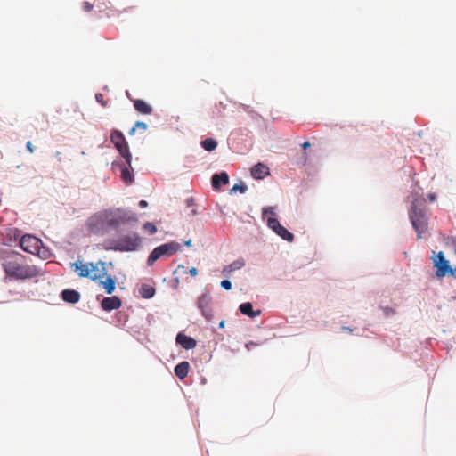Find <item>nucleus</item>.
Here are the masks:
<instances>
[{
  "instance_id": "obj_40",
  "label": "nucleus",
  "mask_w": 456,
  "mask_h": 456,
  "mask_svg": "<svg viewBox=\"0 0 456 456\" xmlns=\"http://www.w3.org/2000/svg\"><path fill=\"white\" fill-rule=\"evenodd\" d=\"M341 329L343 330H346V332H349V333L353 332V330L351 328H349V327L343 326Z\"/></svg>"
},
{
  "instance_id": "obj_14",
  "label": "nucleus",
  "mask_w": 456,
  "mask_h": 456,
  "mask_svg": "<svg viewBox=\"0 0 456 456\" xmlns=\"http://www.w3.org/2000/svg\"><path fill=\"white\" fill-rule=\"evenodd\" d=\"M176 343L179 344L183 348L189 350L196 346V340L191 337L186 336L183 333H178L176 336Z\"/></svg>"
},
{
  "instance_id": "obj_15",
  "label": "nucleus",
  "mask_w": 456,
  "mask_h": 456,
  "mask_svg": "<svg viewBox=\"0 0 456 456\" xmlns=\"http://www.w3.org/2000/svg\"><path fill=\"white\" fill-rule=\"evenodd\" d=\"M269 175V167L263 164L257 163L251 168V175L255 179H263Z\"/></svg>"
},
{
  "instance_id": "obj_21",
  "label": "nucleus",
  "mask_w": 456,
  "mask_h": 456,
  "mask_svg": "<svg viewBox=\"0 0 456 456\" xmlns=\"http://www.w3.org/2000/svg\"><path fill=\"white\" fill-rule=\"evenodd\" d=\"M134 109L142 113V114H151L152 112V108L142 100H134Z\"/></svg>"
},
{
  "instance_id": "obj_46",
  "label": "nucleus",
  "mask_w": 456,
  "mask_h": 456,
  "mask_svg": "<svg viewBox=\"0 0 456 456\" xmlns=\"http://www.w3.org/2000/svg\"><path fill=\"white\" fill-rule=\"evenodd\" d=\"M454 252H455V254H456V248L454 249Z\"/></svg>"
},
{
  "instance_id": "obj_25",
  "label": "nucleus",
  "mask_w": 456,
  "mask_h": 456,
  "mask_svg": "<svg viewBox=\"0 0 456 456\" xmlns=\"http://www.w3.org/2000/svg\"><path fill=\"white\" fill-rule=\"evenodd\" d=\"M200 144L208 151H212L217 147V142L212 138L203 140Z\"/></svg>"
},
{
  "instance_id": "obj_19",
  "label": "nucleus",
  "mask_w": 456,
  "mask_h": 456,
  "mask_svg": "<svg viewBox=\"0 0 456 456\" xmlns=\"http://www.w3.org/2000/svg\"><path fill=\"white\" fill-rule=\"evenodd\" d=\"M61 298L68 303H77L80 299V294L73 289H64L61 292Z\"/></svg>"
},
{
  "instance_id": "obj_10",
  "label": "nucleus",
  "mask_w": 456,
  "mask_h": 456,
  "mask_svg": "<svg viewBox=\"0 0 456 456\" xmlns=\"http://www.w3.org/2000/svg\"><path fill=\"white\" fill-rule=\"evenodd\" d=\"M267 224L273 232H275L283 240L289 242L293 241L294 235L290 232H289L285 227H283L276 218L269 217L267 219Z\"/></svg>"
},
{
  "instance_id": "obj_13",
  "label": "nucleus",
  "mask_w": 456,
  "mask_h": 456,
  "mask_svg": "<svg viewBox=\"0 0 456 456\" xmlns=\"http://www.w3.org/2000/svg\"><path fill=\"white\" fill-rule=\"evenodd\" d=\"M121 300L119 297L114 296L104 297L101 303V306L105 311H112L118 309L121 306Z\"/></svg>"
},
{
  "instance_id": "obj_32",
  "label": "nucleus",
  "mask_w": 456,
  "mask_h": 456,
  "mask_svg": "<svg viewBox=\"0 0 456 456\" xmlns=\"http://www.w3.org/2000/svg\"><path fill=\"white\" fill-rule=\"evenodd\" d=\"M221 287L226 290H229L232 289V282L228 280H224L221 281Z\"/></svg>"
},
{
  "instance_id": "obj_33",
  "label": "nucleus",
  "mask_w": 456,
  "mask_h": 456,
  "mask_svg": "<svg viewBox=\"0 0 456 456\" xmlns=\"http://www.w3.org/2000/svg\"><path fill=\"white\" fill-rule=\"evenodd\" d=\"M267 215H274L273 208L272 207L265 208L263 209V216H265Z\"/></svg>"
},
{
  "instance_id": "obj_26",
  "label": "nucleus",
  "mask_w": 456,
  "mask_h": 456,
  "mask_svg": "<svg viewBox=\"0 0 456 456\" xmlns=\"http://www.w3.org/2000/svg\"><path fill=\"white\" fill-rule=\"evenodd\" d=\"M121 178L126 183H127V184L132 183L133 175L131 174V172L129 171L127 167H122Z\"/></svg>"
},
{
  "instance_id": "obj_44",
  "label": "nucleus",
  "mask_w": 456,
  "mask_h": 456,
  "mask_svg": "<svg viewBox=\"0 0 456 456\" xmlns=\"http://www.w3.org/2000/svg\"><path fill=\"white\" fill-rule=\"evenodd\" d=\"M180 268H182V269H185V267H184L183 265H178V269H180Z\"/></svg>"
},
{
  "instance_id": "obj_18",
  "label": "nucleus",
  "mask_w": 456,
  "mask_h": 456,
  "mask_svg": "<svg viewBox=\"0 0 456 456\" xmlns=\"http://www.w3.org/2000/svg\"><path fill=\"white\" fill-rule=\"evenodd\" d=\"M245 265V261L243 258L237 259L231 263L230 265H227L224 267L222 273L224 276H229L230 273L233 271L240 270Z\"/></svg>"
},
{
  "instance_id": "obj_41",
  "label": "nucleus",
  "mask_w": 456,
  "mask_h": 456,
  "mask_svg": "<svg viewBox=\"0 0 456 456\" xmlns=\"http://www.w3.org/2000/svg\"><path fill=\"white\" fill-rule=\"evenodd\" d=\"M451 242L453 246H455V248H456V237H453L451 239Z\"/></svg>"
},
{
  "instance_id": "obj_35",
  "label": "nucleus",
  "mask_w": 456,
  "mask_h": 456,
  "mask_svg": "<svg viewBox=\"0 0 456 456\" xmlns=\"http://www.w3.org/2000/svg\"><path fill=\"white\" fill-rule=\"evenodd\" d=\"M257 346L256 343L253 342V341H250L248 343L246 344V348L248 350H251L253 347H256Z\"/></svg>"
},
{
  "instance_id": "obj_7",
  "label": "nucleus",
  "mask_w": 456,
  "mask_h": 456,
  "mask_svg": "<svg viewBox=\"0 0 456 456\" xmlns=\"http://www.w3.org/2000/svg\"><path fill=\"white\" fill-rule=\"evenodd\" d=\"M141 244V239L138 234L134 233L131 235H126L120 238L114 248L119 251H133L135 250Z\"/></svg>"
},
{
  "instance_id": "obj_45",
  "label": "nucleus",
  "mask_w": 456,
  "mask_h": 456,
  "mask_svg": "<svg viewBox=\"0 0 456 456\" xmlns=\"http://www.w3.org/2000/svg\"><path fill=\"white\" fill-rule=\"evenodd\" d=\"M185 245H186V246H190V245H191V240L186 241V242H185Z\"/></svg>"
},
{
  "instance_id": "obj_12",
  "label": "nucleus",
  "mask_w": 456,
  "mask_h": 456,
  "mask_svg": "<svg viewBox=\"0 0 456 456\" xmlns=\"http://www.w3.org/2000/svg\"><path fill=\"white\" fill-rule=\"evenodd\" d=\"M198 307L201 311L203 316L210 321L213 317L212 308H211V297L207 294L201 295L198 298Z\"/></svg>"
},
{
  "instance_id": "obj_34",
  "label": "nucleus",
  "mask_w": 456,
  "mask_h": 456,
  "mask_svg": "<svg viewBox=\"0 0 456 456\" xmlns=\"http://www.w3.org/2000/svg\"><path fill=\"white\" fill-rule=\"evenodd\" d=\"M26 148L27 150L30 152V153H33L34 152V147L32 145V142L30 141L27 142L26 143Z\"/></svg>"
},
{
  "instance_id": "obj_24",
  "label": "nucleus",
  "mask_w": 456,
  "mask_h": 456,
  "mask_svg": "<svg viewBox=\"0 0 456 456\" xmlns=\"http://www.w3.org/2000/svg\"><path fill=\"white\" fill-rule=\"evenodd\" d=\"M139 293L143 298H151L155 294V289L148 284H142L139 289Z\"/></svg>"
},
{
  "instance_id": "obj_42",
  "label": "nucleus",
  "mask_w": 456,
  "mask_h": 456,
  "mask_svg": "<svg viewBox=\"0 0 456 456\" xmlns=\"http://www.w3.org/2000/svg\"><path fill=\"white\" fill-rule=\"evenodd\" d=\"M224 321H222L220 323H219V328H224Z\"/></svg>"
},
{
  "instance_id": "obj_23",
  "label": "nucleus",
  "mask_w": 456,
  "mask_h": 456,
  "mask_svg": "<svg viewBox=\"0 0 456 456\" xmlns=\"http://www.w3.org/2000/svg\"><path fill=\"white\" fill-rule=\"evenodd\" d=\"M100 285L102 286L107 294H111L116 288L115 280L111 276H107L105 281H101Z\"/></svg>"
},
{
  "instance_id": "obj_27",
  "label": "nucleus",
  "mask_w": 456,
  "mask_h": 456,
  "mask_svg": "<svg viewBox=\"0 0 456 456\" xmlns=\"http://www.w3.org/2000/svg\"><path fill=\"white\" fill-rule=\"evenodd\" d=\"M137 128H140L142 129V131H146L147 128H148V126L147 124H145L144 122H142V121H137L134 125V126L129 131V134L130 135H133L134 133H135V130Z\"/></svg>"
},
{
  "instance_id": "obj_9",
  "label": "nucleus",
  "mask_w": 456,
  "mask_h": 456,
  "mask_svg": "<svg viewBox=\"0 0 456 456\" xmlns=\"http://www.w3.org/2000/svg\"><path fill=\"white\" fill-rule=\"evenodd\" d=\"M41 240L35 236L26 234L21 237L20 240V248L30 254L38 253L40 248Z\"/></svg>"
},
{
  "instance_id": "obj_6",
  "label": "nucleus",
  "mask_w": 456,
  "mask_h": 456,
  "mask_svg": "<svg viewBox=\"0 0 456 456\" xmlns=\"http://www.w3.org/2000/svg\"><path fill=\"white\" fill-rule=\"evenodd\" d=\"M87 228L92 233L103 234L105 232L109 225L105 223V214L103 211L92 216L87 220Z\"/></svg>"
},
{
  "instance_id": "obj_8",
  "label": "nucleus",
  "mask_w": 456,
  "mask_h": 456,
  "mask_svg": "<svg viewBox=\"0 0 456 456\" xmlns=\"http://www.w3.org/2000/svg\"><path fill=\"white\" fill-rule=\"evenodd\" d=\"M434 256L433 264L436 267V275L438 278H443L448 274V271H450L451 265H449V261L445 259L444 255L442 251L436 254L433 252Z\"/></svg>"
},
{
  "instance_id": "obj_17",
  "label": "nucleus",
  "mask_w": 456,
  "mask_h": 456,
  "mask_svg": "<svg viewBox=\"0 0 456 456\" xmlns=\"http://www.w3.org/2000/svg\"><path fill=\"white\" fill-rule=\"evenodd\" d=\"M71 266L74 267V271L77 272L78 276L81 278H88V275H90V263L83 264L82 262L77 261L73 263Z\"/></svg>"
},
{
  "instance_id": "obj_36",
  "label": "nucleus",
  "mask_w": 456,
  "mask_h": 456,
  "mask_svg": "<svg viewBox=\"0 0 456 456\" xmlns=\"http://www.w3.org/2000/svg\"><path fill=\"white\" fill-rule=\"evenodd\" d=\"M447 275H451L454 278H456V267L455 268H452V266L450 267V271H448V274Z\"/></svg>"
},
{
  "instance_id": "obj_4",
  "label": "nucleus",
  "mask_w": 456,
  "mask_h": 456,
  "mask_svg": "<svg viewBox=\"0 0 456 456\" xmlns=\"http://www.w3.org/2000/svg\"><path fill=\"white\" fill-rule=\"evenodd\" d=\"M181 249V245L176 241H171L156 247L147 258V265L151 266L162 257H169Z\"/></svg>"
},
{
  "instance_id": "obj_11",
  "label": "nucleus",
  "mask_w": 456,
  "mask_h": 456,
  "mask_svg": "<svg viewBox=\"0 0 456 456\" xmlns=\"http://www.w3.org/2000/svg\"><path fill=\"white\" fill-rule=\"evenodd\" d=\"M90 275L88 278L92 281L102 280L107 274L105 263L98 261L97 263H90Z\"/></svg>"
},
{
  "instance_id": "obj_3",
  "label": "nucleus",
  "mask_w": 456,
  "mask_h": 456,
  "mask_svg": "<svg viewBox=\"0 0 456 456\" xmlns=\"http://www.w3.org/2000/svg\"><path fill=\"white\" fill-rule=\"evenodd\" d=\"M103 213L105 214V223H107L109 227L115 228L121 224L137 221L136 215L131 211L118 208L115 210H105Z\"/></svg>"
},
{
  "instance_id": "obj_29",
  "label": "nucleus",
  "mask_w": 456,
  "mask_h": 456,
  "mask_svg": "<svg viewBox=\"0 0 456 456\" xmlns=\"http://www.w3.org/2000/svg\"><path fill=\"white\" fill-rule=\"evenodd\" d=\"M239 191L240 193H244L247 191V186L244 184H234L232 188L231 191Z\"/></svg>"
},
{
  "instance_id": "obj_1",
  "label": "nucleus",
  "mask_w": 456,
  "mask_h": 456,
  "mask_svg": "<svg viewBox=\"0 0 456 456\" xmlns=\"http://www.w3.org/2000/svg\"><path fill=\"white\" fill-rule=\"evenodd\" d=\"M2 268L7 277L14 280H26L35 278L42 274L41 270L34 265L25 263L23 255L10 250L1 256Z\"/></svg>"
},
{
  "instance_id": "obj_16",
  "label": "nucleus",
  "mask_w": 456,
  "mask_h": 456,
  "mask_svg": "<svg viewBox=\"0 0 456 456\" xmlns=\"http://www.w3.org/2000/svg\"><path fill=\"white\" fill-rule=\"evenodd\" d=\"M212 186L215 190H219L222 185L229 183V176L225 172L215 174L212 176Z\"/></svg>"
},
{
  "instance_id": "obj_22",
  "label": "nucleus",
  "mask_w": 456,
  "mask_h": 456,
  "mask_svg": "<svg viewBox=\"0 0 456 456\" xmlns=\"http://www.w3.org/2000/svg\"><path fill=\"white\" fill-rule=\"evenodd\" d=\"M240 311L249 317H256L260 314V311H253L252 304L249 302L243 303L240 305Z\"/></svg>"
},
{
  "instance_id": "obj_28",
  "label": "nucleus",
  "mask_w": 456,
  "mask_h": 456,
  "mask_svg": "<svg viewBox=\"0 0 456 456\" xmlns=\"http://www.w3.org/2000/svg\"><path fill=\"white\" fill-rule=\"evenodd\" d=\"M143 229L149 232V234L152 235L154 233H156L157 232V227L155 226V224H153L151 222H147L143 224Z\"/></svg>"
},
{
  "instance_id": "obj_43",
  "label": "nucleus",
  "mask_w": 456,
  "mask_h": 456,
  "mask_svg": "<svg viewBox=\"0 0 456 456\" xmlns=\"http://www.w3.org/2000/svg\"><path fill=\"white\" fill-rule=\"evenodd\" d=\"M428 198L430 200H433L435 199V195L434 194H430L428 195Z\"/></svg>"
},
{
  "instance_id": "obj_2",
  "label": "nucleus",
  "mask_w": 456,
  "mask_h": 456,
  "mask_svg": "<svg viewBox=\"0 0 456 456\" xmlns=\"http://www.w3.org/2000/svg\"><path fill=\"white\" fill-rule=\"evenodd\" d=\"M425 200L416 199L413 200L410 212V219L412 226L418 234V238H421V234L428 230V218L425 210Z\"/></svg>"
},
{
  "instance_id": "obj_39",
  "label": "nucleus",
  "mask_w": 456,
  "mask_h": 456,
  "mask_svg": "<svg viewBox=\"0 0 456 456\" xmlns=\"http://www.w3.org/2000/svg\"><path fill=\"white\" fill-rule=\"evenodd\" d=\"M301 146H302V148H303L304 150H306V149H308V148L311 146V144H310V142H305L304 143H302V145H301Z\"/></svg>"
},
{
  "instance_id": "obj_20",
  "label": "nucleus",
  "mask_w": 456,
  "mask_h": 456,
  "mask_svg": "<svg viewBox=\"0 0 456 456\" xmlns=\"http://www.w3.org/2000/svg\"><path fill=\"white\" fill-rule=\"evenodd\" d=\"M190 364L188 362H182L175 367V374L180 379H183L187 377Z\"/></svg>"
},
{
  "instance_id": "obj_37",
  "label": "nucleus",
  "mask_w": 456,
  "mask_h": 456,
  "mask_svg": "<svg viewBox=\"0 0 456 456\" xmlns=\"http://www.w3.org/2000/svg\"><path fill=\"white\" fill-rule=\"evenodd\" d=\"M189 273H190L192 277H195V276H197V274H198V270H197L195 267H191V268L189 270Z\"/></svg>"
},
{
  "instance_id": "obj_5",
  "label": "nucleus",
  "mask_w": 456,
  "mask_h": 456,
  "mask_svg": "<svg viewBox=\"0 0 456 456\" xmlns=\"http://www.w3.org/2000/svg\"><path fill=\"white\" fill-rule=\"evenodd\" d=\"M110 141L115 145L120 155L125 159L127 166L130 167L132 155L124 134L118 130H113L110 134Z\"/></svg>"
},
{
  "instance_id": "obj_31",
  "label": "nucleus",
  "mask_w": 456,
  "mask_h": 456,
  "mask_svg": "<svg viewBox=\"0 0 456 456\" xmlns=\"http://www.w3.org/2000/svg\"><path fill=\"white\" fill-rule=\"evenodd\" d=\"M82 7H83V10L85 12H91L93 10L94 5L90 2L86 1V2L83 3Z\"/></svg>"
},
{
  "instance_id": "obj_38",
  "label": "nucleus",
  "mask_w": 456,
  "mask_h": 456,
  "mask_svg": "<svg viewBox=\"0 0 456 456\" xmlns=\"http://www.w3.org/2000/svg\"><path fill=\"white\" fill-rule=\"evenodd\" d=\"M139 206H140L141 208H146V207L148 206V203H147V201H146V200H140V202H139Z\"/></svg>"
},
{
  "instance_id": "obj_30",
  "label": "nucleus",
  "mask_w": 456,
  "mask_h": 456,
  "mask_svg": "<svg viewBox=\"0 0 456 456\" xmlns=\"http://www.w3.org/2000/svg\"><path fill=\"white\" fill-rule=\"evenodd\" d=\"M95 99H96V101H97L99 103H101V105H102V107H104V108H105V107H107V106H108V102H107V101H105V100H104V97H103V95H102V94H100V93L96 94H95Z\"/></svg>"
}]
</instances>
